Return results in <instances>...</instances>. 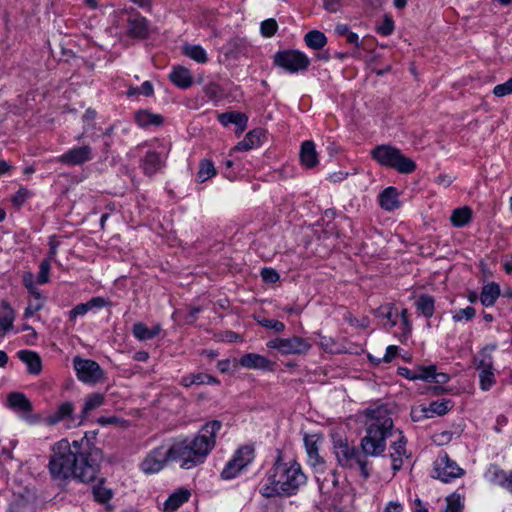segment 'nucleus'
I'll use <instances>...</instances> for the list:
<instances>
[{"label": "nucleus", "mask_w": 512, "mask_h": 512, "mask_svg": "<svg viewBox=\"0 0 512 512\" xmlns=\"http://www.w3.org/2000/svg\"><path fill=\"white\" fill-rule=\"evenodd\" d=\"M475 315H476L475 308L468 306L464 309H460V310L456 311L453 314L452 318L455 322H460L462 320L470 321L475 317Z\"/></svg>", "instance_id": "obj_48"}, {"label": "nucleus", "mask_w": 512, "mask_h": 512, "mask_svg": "<svg viewBox=\"0 0 512 512\" xmlns=\"http://www.w3.org/2000/svg\"><path fill=\"white\" fill-rule=\"evenodd\" d=\"M423 372L429 376L427 379H424V381H433L437 384H445L449 381V375L442 372L438 373L435 365L425 366Z\"/></svg>", "instance_id": "obj_42"}, {"label": "nucleus", "mask_w": 512, "mask_h": 512, "mask_svg": "<svg viewBox=\"0 0 512 512\" xmlns=\"http://www.w3.org/2000/svg\"><path fill=\"white\" fill-rule=\"evenodd\" d=\"M454 181V178L450 175H446V174H441L439 176H437L435 182L438 184V185H442L444 187H448L450 186Z\"/></svg>", "instance_id": "obj_63"}, {"label": "nucleus", "mask_w": 512, "mask_h": 512, "mask_svg": "<svg viewBox=\"0 0 512 512\" xmlns=\"http://www.w3.org/2000/svg\"><path fill=\"white\" fill-rule=\"evenodd\" d=\"M267 348L275 349L282 355H305L312 345L308 339L300 336L274 338L266 343Z\"/></svg>", "instance_id": "obj_8"}, {"label": "nucleus", "mask_w": 512, "mask_h": 512, "mask_svg": "<svg viewBox=\"0 0 512 512\" xmlns=\"http://www.w3.org/2000/svg\"><path fill=\"white\" fill-rule=\"evenodd\" d=\"M254 456V448L252 446L244 445L240 447L224 466L221 478L223 480H231L237 477L253 461Z\"/></svg>", "instance_id": "obj_9"}, {"label": "nucleus", "mask_w": 512, "mask_h": 512, "mask_svg": "<svg viewBox=\"0 0 512 512\" xmlns=\"http://www.w3.org/2000/svg\"><path fill=\"white\" fill-rule=\"evenodd\" d=\"M300 161L301 164L308 169H312L318 165V154L313 141L306 140L302 142L300 147Z\"/></svg>", "instance_id": "obj_21"}, {"label": "nucleus", "mask_w": 512, "mask_h": 512, "mask_svg": "<svg viewBox=\"0 0 512 512\" xmlns=\"http://www.w3.org/2000/svg\"><path fill=\"white\" fill-rule=\"evenodd\" d=\"M73 367L81 382L95 384L104 379L103 369L94 360L83 359L76 356L73 359Z\"/></svg>", "instance_id": "obj_10"}, {"label": "nucleus", "mask_w": 512, "mask_h": 512, "mask_svg": "<svg viewBox=\"0 0 512 512\" xmlns=\"http://www.w3.org/2000/svg\"><path fill=\"white\" fill-rule=\"evenodd\" d=\"M51 262L49 259H43L39 265V273L37 277L38 284H46L49 281V273L51 269Z\"/></svg>", "instance_id": "obj_46"}, {"label": "nucleus", "mask_w": 512, "mask_h": 512, "mask_svg": "<svg viewBox=\"0 0 512 512\" xmlns=\"http://www.w3.org/2000/svg\"><path fill=\"white\" fill-rule=\"evenodd\" d=\"M306 483V476L295 460L284 462L279 453L274 465L267 472L266 482L260 488L265 498L292 496Z\"/></svg>", "instance_id": "obj_4"}, {"label": "nucleus", "mask_w": 512, "mask_h": 512, "mask_svg": "<svg viewBox=\"0 0 512 512\" xmlns=\"http://www.w3.org/2000/svg\"><path fill=\"white\" fill-rule=\"evenodd\" d=\"M31 196V192L26 188H20L12 197V203L15 206H22L26 200Z\"/></svg>", "instance_id": "obj_52"}, {"label": "nucleus", "mask_w": 512, "mask_h": 512, "mask_svg": "<svg viewBox=\"0 0 512 512\" xmlns=\"http://www.w3.org/2000/svg\"><path fill=\"white\" fill-rule=\"evenodd\" d=\"M493 93L497 97H504L512 93V77L505 83L498 84L494 87Z\"/></svg>", "instance_id": "obj_51"}, {"label": "nucleus", "mask_w": 512, "mask_h": 512, "mask_svg": "<svg viewBox=\"0 0 512 512\" xmlns=\"http://www.w3.org/2000/svg\"><path fill=\"white\" fill-rule=\"evenodd\" d=\"M165 165V158L155 151H148L141 160V168L145 175L151 177L160 172Z\"/></svg>", "instance_id": "obj_18"}, {"label": "nucleus", "mask_w": 512, "mask_h": 512, "mask_svg": "<svg viewBox=\"0 0 512 512\" xmlns=\"http://www.w3.org/2000/svg\"><path fill=\"white\" fill-rule=\"evenodd\" d=\"M341 7V0H324V8L331 13L337 12Z\"/></svg>", "instance_id": "obj_61"}, {"label": "nucleus", "mask_w": 512, "mask_h": 512, "mask_svg": "<svg viewBox=\"0 0 512 512\" xmlns=\"http://www.w3.org/2000/svg\"><path fill=\"white\" fill-rule=\"evenodd\" d=\"M161 331L160 325L148 328L144 323L137 322L133 325L132 333L140 341L150 340L156 337Z\"/></svg>", "instance_id": "obj_30"}, {"label": "nucleus", "mask_w": 512, "mask_h": 512, "mask_svg": "<svg viewBox=\"0 0 512 512\" xmlns=\"http://www.w3.org/2000/svg\"><path fill=\"white\" fill-rule=\"evenodd\" d=\"M368 420L366 435L360 441L361 452L347 439L338 438L333 442V450L338 464L347 469H358L367 480L371 476L367 458L383 455L387 437L393 435V420L385 405L368 408L365 411Z\"/></svg>", "instance_id": "obj_1"}, {"label": "nucleus", "mask_w": 512, "mask_h": 512, "mask_svg": "<svg viewBox=\"0 0 512 512\" xmlns=\"http://www.w3.org/2000/svg\"><path fill=\"white\" fill-rule=\"evenodd\" d=\"M49 252L46 259H49L50 261L55 260V257L57 255V249L60 245V242L57 240V237L55 235H52L49 237Z\"/></svg>", "instance_id": "obj_57"}, {"label": "nucleus", "mask_w": 512, "mask_h": 512, "mask_svg": "<svg viewBox=\"0 0 512 512\" xmlns=\"http://www.w3.org/2000/svg\"><path fill=\"white\" fill-rule=\"evenodd\" d=\"M135 121L141 127L160 126L163 123V117L148 110H140L135 113Z\"/></svg>", "instance_id": "obj_32"}, {"label": "nucleus", "mask_w": 512, "mask_h": 512, "mask_svg": "<svg viewBox=\"0 0 512 512\" xmlns=\"http://www.w3.org/2000/svg\"><path fill=\"white\" fill-rule=\"evenodd\" d=\"M394 30V22L391 18L386 17L383 23L377 28V32L383 36L392 34Z\"/></svg>", "instance_id": "obj_56"}, {"label": "nucleus", "mask_w": 512, "mask_h": 512, "mask_svg": "<svg viewBox=\"0 0 512 512\" xmlns=\"http://www.w3.org/2000/svg\"><path fill=\"white\" fill-rule=\"evenodd\" d=\"M384 512H403V507L400 503L391 501L385 506Z\"/></svg>", "instance_id": "obj_64"}, {"label": "nucleus", "mask_w": 512, "mask_h": 512, "mask_svg": "<svg viewBox=\"0 0 512 512\" xmlns=\"http://www.w3.org/2000/svg\"><path fill=\"white\" fill-rule=\"evenodd\" d=\"M261 277L263 281L267 283H275L280 278L278 272L272 268H263L261 271Z\"/></svg>", "instance_id": "obj_54"}, {"label": "nucleus", "mask_w": 512, "mask_h": 512, "mask_svg": "<svg viewBox=\"0 0 512 512\" xmlns=\"http://www.w3.org/2000/svg\"><path fill=\"white\" fill-rule=\"evenodd\" d=\"M42 307H43L42 298H40V300H36L35 302H29L28 306L25 308L24 317L30 318V317L34 316V314L36 312H38L39 310H41Z\"/></svg>", "instance_id": "obj_55"}, {"label": "nucleus", "mask_w": 512, "mask_h": 512, "mask_svg": "<svg viewBox=\"0 0 512 512\" xmlns=\"http://www.w3.org/2000/svg\"><path fill=\"white\" fill-rule=\"evenodd\" d=\"M229 53H239L246 47V41L239 37L231 38L228 42Z\"/></svg>", "instance_id": "obj_53"}, {"label": "nucleus", "mask_w": 512, "mask_h": 512, "mask_svg": "<svg viewBox=\"0 0 512 512\" xmlns=\"http://www.w3.org/2000/svg\"><path fill=\"white\" fill-rule=\"evenodd\" d=\"M239 364L248 369H259V370H272L273 363L266 357L257 353L244 354Z\"/></svg>", "instance_id": "obj_19"}, {"label": "nucleus", "mask_w": 512, "mask_h": 512, "mask_svg": "<svg viewBox=\"0 0 512 512\" xmlns=\"http://www.w3.org/2000/svg\"><path fill=\"white\" fill-rule=\"evenodd\" d=\"M485 478L512 494V471H505L498 465L491 464L485 472Z\"/></svg>", "instance_id": "obj_17"}, {"label": "nucleus", "mask_w": 512, "mask_h": 512, "mask_svg": "<svg viewBox=\"0 0 512 512\" xmlns=\"http://www.w3.org/2000/svg\"><path fill=\"white\" fill-rule=\"evenodd\" d=\"M170 81L180 89H187L193 84V76L189 69L175 66L169 74Z\"/></svg>", "instance_id": "obj_22"}, {"label": "nucleus", "mask_w": 512, "mask_h": 512, "mask_svg": "<svg viewBox=\"0 0 512 512\" xmlns=\"http://www.w3.org/2000/svg\"><path fill=\"white\" fill-rule=\"evenodd\" d=\"M398 353V347L397 346H394V345H390L387 347L386 349V353L383 357V361L385 363H389L391 362L397 355Z\"/></svg>", "instance_id": "obj_62"}, {"label": "nucleus", "mask_w": 512, "mask_h": 512, "mask_svg": "<svg viewBox=\"0 0 512 512\" xmlns=\"http://www.w3.org/2000/svg\"><path fill=\"white\" fill-rule=\"evenodd\" d=\"M450 409V400L433 401L429 404L428 407H426L427 413L431 414V417L434 415L442 416L446 414Z\"/></svg>", "instance_id": "obj_41"}, {"label": "nucleus", "mask_w": 512, "mask_h": 512, "mask_svg": "<svg viewBox=\"0 0 512 512\" xmlns=\"http://www.w3.org/2000/svg\"><path fill=\"white\" fill-rule=\"evenodd\" d=\"M101 451L90 447L88 442L61 439L51 447L47 465L53 481L63 485L67 480L75 478L84 483L93 482L99 473Z\"/></svg>", "instance_id": "obj_2"}, {"label": "nucleus", "mask_w": 512, "mask_h": 512, "mask_svg": "<svg viewBox=\"0 0 512 512\" xmlns=\"http://www.w3.org/2000/svg\"><path fill=\"white\" fill-rule=\"evenodd\" d=\"M411 418L414 422H418L423 418H431V414L427 413L426 407H416L411 410Z\"/></svg>", "instance_id": "obj_59"}, {"label": "nucleus", "mask_w": 512, "mask_h": 512, "mask_svg": "<svg viewBox=\"0 0 512 512\" xmlns=\"http://www.w3.org/2000/svg\"><path fill=\"white\" fill-rule=\"evenodd\" d=\"M392 437L395 439L392 441L390 445V458L392 461V470L395 475L396 472H398L402 468L403 459L405 457H408L406 450L407 440L401 430L393 429ZM388 438H391V436H389Z\"/></svg>", "instance_id": "obj_14"}, {"label": "nucleus", "mask_w": 512, "mask_h": 512, "mask_svg": "<svg viewBox=\"0 0 512 512\" xmlns=\"http://www.w3.org/2000/svg\"><path fill=\"white\" fill-rule=\"evenodd\" d=\"M380 206L387 210L392 211L399 207L398 191L395 187H387L379 195Z\"/></svg>", "instance_id": "obj_28"}, {"label": "nucleus", "mask_w": 512, "mask_h": 512, "mask_svg": "<svg viewBox=\"0 0 512 512\" xmlns=\"http://www.w3.org/2000/svg\"><path fill=\"white\" fill-rule=\"evenodd\" d=\"M183 54L198 63H206L208 61L206 51L200 45H185Z\"/></svg>", "instance_id": "obj_40"}, {"label": "nucleus", "mask_w": 512, "mask_h": 512, "mask_svg": "<svg viewBox=\"0 0 512 512\" xmlns=\"http://www.w3.org/2000/svg\"><path fill=\"white\" fill-rule=\"evenodd\" d=\"M87 307L88 311L94 310V309H102L104 307H110L112 305V302L109 299H106L102 296H97L91 298L89 301L84 303Z\"/></svg>", "instance_id": "obj_47"}, {"label": "nucleus", "mask_w": 512, "mask_h": 512, "mask_svg": "<svg viewBox=\"0 0 512 512\" xmlns=\"http://www.w3.org/2000/svg\"><path fill=\"white\" fill-rule=\"evenodd\" d=\"M23 283L24 286L27 288L28 292L35 298V300H40L41 294L38 288H36L33 283V276L31 273L24 275Z\"/></svg>", "instance_id": "obj_50"}, {"label": "nucleus", "mask_w": 512, "mask_h": 512, "mask_svg": "<svg viewBox=\"0 0 512 512\" xmlns=\"http://www.w3.org/2000/svg\"><path fill=\"white\" fill-rule=\"evenodd\" d=\"M92 491L95 501L100 504H108L113 496V491L104 486L103 479H100L99 483L93 487Z\"/></svg>", "instance_id": "obj_39"}, {"label": "nucleus", "mask_w": 512, "mask_h": 512, "mask_svg": "<svg viewBox=\"0 0 512 512\" xmlns=\"http://www.w3.org/2000/svg\"><path fill=\"white\" fill-rule=\"evenodd\" d=\"M18 358L27 365L30 374L38 375L42 371V361L38 353L30 350H20Z\"/></svg>", "instance_id": "obj_23"}, {"label": "nucleus", "mask_w": 512, "mask_h": 512, "mask_svg": "<svg viewBox=\"0 0 512 512\" xmlns=\"http://www.w3.org/2000/svg\"><path fill=\"white\" fill-rule=\"evenodd\" d=\"M221 428V421L212 420L205 423L194 437H187L172 444V461L187 470L203 464L215 448L216 435Z\"/></svg>", "instance_id": "obj_3"}, {"label": "nucleus", "mask_w": 512, "mask_h": 512, "mask_svg": "<svg viewBox=\"0 0 512 512\" xmlns=\"http://www.w3.org/2000/svg\"><path fill=\"white\" fill-rule=\"evenodd\" d=\"M94 158L93 148L90 145L75 146L57 158V162L77 166L91 161Z\"/></svg>", "instance_id": "obj_13"}, {"label": "nucleus", "mask_w": 512, "mask_h": 512, "mask_svg": "<svg viewBox=\"0 0 512 512\" xmlns=\"http://www.w3.org/2000/svg\"><path fill=\"white\" fill-rule=\"evenodd\" d=\"M495 369L481 370L479 372V384L483 391H488L496 383V377L494 374Z\"/></svg>", "instance_id": "obj_43"}, {"label": "nucleus", "mask_w": 512, "mask_h": 512, "mask_svg": "<svg viewBox=\"0 0 512 512\" xmlns=\"http://www.w3.org/2000/svg\"><path fill=\"white\" fill-rule=\"evenodd\" d=\"M9 407L21 412L32 411V404L30 400L21 392H12L8 395Z\"/></svg>", "instance_id": "obj_29"}, {"label": "nucleus", "mask_w": 512, "mask_h": 512, "mask_svg": "<svg viewBox=\"0 0 512 512\" xmlns=\"http://www.w3.org/2000/svg\"><path fill=\"white\" fill-rule=\"evenodd\" d=\"M127 34L136 39H145L149 36L150 28L148 20L139 12L131 9L127 11Z\"/></svg>", "instance_id": "obj_15"}, {"label": "nucleus", "mask_w": 512, "mask_h": 512, "mask_svg": "<svg viewBox=\"0 0 512 512\" xmlns=\"http://www.w3.org/2000/svg\"><path fill=\"white\" fill-rule=\"evenodd\" d=\"M168 461H172L170 447L159 446L151 450L140 463V469L145 474H155L161 471Z\"/></svg>", "instance_id": "obj_12"}, {"label": "nucleus", "mask_w": 512, "mask_h": 512, "mask_svg": "<svg viewBox=\"0 0 512 512\" xmlns=\"http://www.w3.org/2000/svg\"><path fill=\"white\" fill-rule=\"evenodd\" d=\"M375 315L378 318L385 319L386 325H388L389 328H392L397 324L398 312L391 304L380 306L375 310Z\"/></svg>", "instance_id": "obj_35"}, {"label": "nucleus", "mask_w": 512, "mask_h": 512, "mask_svg": "<svg viewBox=\"0 0 512 512\" xmlns=\"http://www.w3.org/2000/svg\"><path fill=\"white\" fill-rule=\"evenodd\" d=\"M425 366H419L416 370H411L407 367H399L398 374L409 380H423L429 376L424 374Z\"/></svg>", "instance_id": "obj_44"}, {"label": "nucleus", "mask_w": 512, "mask_h": 512, "mask_svg": "<svg viewBox=\"0 0 512 512\" xmlns=\"http://www.w3.org/2000/svg\"><path fill=\"white\" fill-rule=\"evenodd\" d=\"M277 22L276 20L270 18L266 19L261 23V33L265 37H272L277 32Z\"/></svg>", "instance_id": "obj_49"}, {"label": "nucleus", "mask_w": 512, "mask_h": 512, "mask_svg": "<svg viewBox=\"0 0 512 512\" xmlns=\"http://www.w3.org/2000/svg\"><path fill=\"white\" fill-rule=\"evenodd\" d=\"M434 473L436 478L448 483L460 478L465 472L454 460L450 459L446 452L441 451L434 462Z\"/></svg>", "instance_id": "obj_11"}, {"label": "nucleus", "mask_w": 512, "mask_h": 512, "mask_svg": "<svg viewBox=\"0 0 512 512\" xmlns=\"http://www.w3.org/2000/svg\"><path fill=\"white\" fill-rule=\"evenodd\" d=\"M105 402V395L103 393L95 392L87 395L84 399L83 408L80 414V421L78 424L82 423V421L95 409L102 406Z\"/></svg>", "instance_id": "obj_25"}, {"label": "nucleus", "mask_w": 512, "mask_h": 512, "mask_svg": "<svg viewBox=\"0 0 512 512\" xmlns=\"http://www.w3.org/2000/svg\"><path fill=\"white\" fill-rule=\"evenodd\" d=\"M190 497V490L183 487L177 489L165 500L163 504V512H175L184 503L188 502Z\"/></svg>", "instance_id": "obj_20"}, {"label": "nucleus", "mask_w": 512, "mask_h": 512, "mask_svg": "<svg viewBox=\"0 0 512 512\" xmlns=\"http://www.w3.org/2000/svg\"><path fill=\"white\" fill-rule=\"evenodd\" d=\"M494 349L495 346H486L479 352V355L474 359L477 371L494 369V361L491 354Z\"/></svg>", "instance_id": "obj_33"}, {"label": "nucleus", "mask_w": 512, "mask_h": 512, "mask_svg": "<svg viewBox=\"0 0 512 512\" xmlns=\"http://www.w3.org/2000/svg\"><path fill=\"white\" fill-rule=\"evenodd\" d=\"M415 307L425 318H431L435 310V300L428 294H422L416 300Z\"/></svg>", "instance_id": "obj_34"}, {"label": "nucleus", "mask_w": 512, "mask_h": 512, "mask_svg": "<svg viewBox=\"0 0 512 512\" xmlns=\"http://www.w3.org/2000/svg\"><path fill=\"white\" fill-rule=\"evenodd\" d=\"M400 316H401L402 324L404 326V332L406 334H409L412 329V324L409 320L408 310L406 308L402 309V311L400 312Z\"/></svg>", "instance_id": "obj_60"}, {"label": "nucleus", "mask_w": 512, "mask_h": 512, "mask_svg": "<svg viewBox=\"0 0 512 512\" xmlns=\"http://www.w3.org/2000/svg\"><path fill=\"white\" fill-rule=\"evenodd\" d=\"M304 41L309 48L320 50L327 44V37L319 30H312L304 36Z\"/></svg>", "instance_id": "obj_37"}, {"label": "nucleus", "mask_w": 512, "mask_h": 512, "mask_svg": "<svg viewBox=\"0 0 512 512\" xmlns=\"http://www.w3.org/2000/svg\"><path fill=\"white\" fill-rule=\"evenodd\" d=\"M74 404L72 402H64L62 404H60L57 409L50 413L44 420V422L48 425V426H54V425H57L58 423L60 422H63L65 421L66 422V427L67 428H71V427H74L76 425H79L78 423H76V419H75V416H74Z\"/></svg>", "instance_id": "obj_16"}, {"label": "nucleus", "mask_w": 512, "mask_h": 512, "mask_svg": "<svg viewBox=\"0 0 512 512\" xmlns=\"http://www.w3.org/2000/svg\"><path fill=\"white\" fill-rule=\"evenodd\" d=\"M320 440L321 437L317 434H306L304 436V444L308 455V461L319 473L316 479L319 484V491L324 496V500L331 505H337L340 501L338 477L334 470H330L328 473L323 475L324 459L319 455Z\"/></svg>", "instance_id": "obj_5"}, {"label": "nucleus", "mask_w": 512, "mask_h": 512, "mask_svg": "<svg viewBox=\"0 0 512 512\" xmlns=\"http://www.w3.org/2000/svg\"><path fill=\"white\" fill-rule=\"evenodd\" d=\"M370 155L379 165L394 169L401 174H410L416 170V163L411 158L389 144L375 146Z\"/></svg>", "instance_id": "obj_6"}, {"label": "nucleus", "mask_w": 512, "mask_h": 512, "mask_svg": "<svg viewBox=\"0 0 512 512\" xmlns=\"http://www.w3.org/2000/svg\"><path fill=\"white\" fill-rule=\"evenodd\" d=\"M500 296V287L497 283L491 282L482 288L480 301L486 307L493 306Z\"/></svg>", "instance_id": "obj_31"}, {"label": "nucleus", "mask_w": 512, "mask_h": 512, "mask_svg": "<svg viewBox=\"0 0 512 512\" xmlns=\"http://www.w3.org/2000/svg\"><path fill=\"white\" fill-rule=\"evenodd\" d=\"M15 313L11 305L3 300L0 310V337H4L13 327Z\"/></svg>", "instance_id": "obj_24"}, {"label": "nucleus", "mask_w": 512, "mask_h": 512, "mask_svg": "<svg viewBox=\"0 0 512 512\" xmlns=\"http://www.w3.org/2000/svg\"><path fill=\"white\" fill-rule=\"evenodd\" d=\"M273 62L291 74L305 71L310 65V59L299 50L278 51L274 55Z\"/></svg>", "instance_id": "obj_7"}, {"label": "nucleus", "mask_w": 512, "mask_h": 512, "mask_svg": "<svg viewBox=\"0 0 512 512\" xmlns=\"http://www.w3.org/2000/svg\"><path fill=\"white\" fill-rule=\"evenodd\" d=\"M218 120L223 126L235 124L240 132H243L246 129L248 123V117L246 114L234 111L219 114Z\"/></svg>", "instance_id": "obj_26"}, {"label": "nucleus", "mask_w": 512, "mask_h": 512, "mask_svg": "<svg viewBox=\"0 0 512 512\" xmlns=\"http://www.w3.org/2000/svg\"><path fill=\"white\" fill-rule=\"evenodd\" d=\"M265 136V133L262 129H254L248 132L244 139L240 141L236 146L235 150L239 151H248L255 147H258L261 144L262 138Z\"/></svg>", "instance_id": "obj_27"}, {"label": "nucleus", "mask_w": 512, "mask_h": 512, "mask_svg": "<svg viewBox=\"0 0 512 512\" xmlns=\"http://www.w3.org/2000/svg\"><path fill=\"white\" fill-rule=\"evenodd\" d=\"M87 312L88 310L84 303L77 304L69 311V320L75 321L78 316H84Z\"/></svg>", "instance_id": "obj_58"}, {"label": "nucleus", "mask_w": 512, "mask_h": 512, "mask_svg": "<svg viewBox=\"0 0 512 512\" xmlns=\"http://www.w3.org/2000/svg\"><path fill=\"white\" fill-rule=\"evenodd\" d=\"M257 323L267 329L274 330L276 333H282L285 330V324L279 320L268 318H257Z\"/></svg>", "instance_id": "obj_45"}, {"label": "nucleus", "mask_w": 512, "mask_h": 512, "mask_svg": "<svg viewBox=\"0 0 512 512\" xmlns=\"http://www.w3.org/2000/svg\"><path fill=\"white\" fill-rule=\"evenodd\" d=\"M472 218V210L468 206L456 208L450 217L454 227H463L467 225Z\"/></svg>", "instance_id": "obj_36"}, {"label": "nucleus", "mask_w": 512, "mask_h": 512, "mask_svg": "<svg viewBox=\"0 0 512 512\" xmlns=\"http://www.w3.org/2000/svg\"><path fill=\"white\" fill-rule=\"evenodd\" d=\"M217 171L214 166V163L209 159H203L199 163V170L196 174V181L198 183H203L208 179L214 177Z\"/></svg>", "instance_id": "obj_38"}]
</instances>
